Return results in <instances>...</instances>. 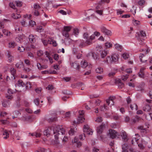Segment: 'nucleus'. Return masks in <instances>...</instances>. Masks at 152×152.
Segmentation results:
<instances>
[{
  "instance_id": "obj_23",
  "label": "nucleus",
  "mask_w": 152,
  "mask_h": 152,
  "mask_svg": "<svg viewBox=\"0 0 152 152\" xmlns=\"http://www.w3.org/2000/svg\"><path fill=\"white\" fill-rule=\"evenodd\" d=\"M10 72L13 76L11 77L12 79H15V74L16 72V70L13 68H11L10 69Z\"/></svg>"
},
{
  "instance_id": "obj_36",
  "label": "nucleus",
  "mask_w": 152,
  "mask_h": 152,
  "mask_svg": "<svg viewBox=\"0 0 152 152\" xmlns=\"http://www.w3.org/2000/svg\"><path fill=\"white\" fill-rule=\"evenodd\" d=\"M96 72L97 73L101 74L103 72V69L102 68L99 67L96 69Z\"/></svg>"
},
{
  "instance_id": "obj_46",
  "label": "nucleus",
  "mask_w": 152,
  "mask_h": 152,
  "mask_svg": "<svg viewBox=\"0 0 152 152\" xmlns=\"http://www.w3.org/2000/svg\"><path fill=\"white\" fill-rule=\"evenodd\" d=\"M44 53L43 51L41 50H39L37 52V55L38 56H42Z\"/></svg>"
},
{
  "instance_id": "obj_37",
  "label": "nucleus",
  "mask_w": 152,
  "mask_h": 152,
  "mask_svg": "<svg viewBox=\"0 0 152 152\" xmlns=\"http://www.w3.org/2000/svg\"><path fill=\"white\" fill-rule=\"evenodd\" d=\"M118 86L119 88H122L124 87V84L121 82L120 80H118Z\"/></svg>"
},
{
  "instance_id": "obj_20",
  "label": "nucleus",
  "mask_w": 152,
  "mask_h": 152,
  "mask_svg": "<svg viewBox=\"0 0 152 152\" xmlns=\"http://www.w3.org/2000/svg\"><path fill=\"white\" fill-rule=\"evenodd\" d=\"M95 37L94 34H93L89 37V40H86V44L88 45H90L92 43V40L94 39Z\"/></svg>"
},
{
  "instance_id": "obj_59",
  "label": "nucleus",
  "mask_w": 152,
  "mask_h": 152,
  "mask_svg": "<svg viewBox=\"0 0 152 152\" xmlns=\"http://www.w3.org/2000/svg\"><path fill=\"white\" fill-rule=\"evenodd\" d=\"M140 118V117L138 116H136L135 118L133 119V122L135 123L138 121L139 120Z\"/></svg>"
},
{
  "instance_id": "obj_43",
  "label": "nucleus",
  "mask_w": 152,
  "mask_h": 152,
  "mask_svg": "<svg viewBox=\"0 0 152 152\" xmlns=\"http://www.w3.org/2000/svg\"><path fill=\"white\" fill-rule=\"evenodd\" d=\"M73 33L75 36H77L79 33L78 29L77 28H74L73 29Z\"/></svg>"
},
{
  "instance_id": "obj_6",
  "label": "nucleus",
  "mask_w": 152,
  "mask_h": 152,
  "mask_svg": "<svg viewBox=\"0 0 152 152\" xmlns=\"http://www.w3.org/2000/svg\"><path fill=\"white\" fill-rule=\"evenodd\" d=\"M102 32L105 35L108 36H110L111 35V32L109 30L107 29L105 27L102 26L100 28Z\"/></svg>"
},
{
  "instance_id": "obj_61",
  "label": "nucleus",
  "mask_w": 152,
  "mask_h": 152,
  "mask_svg": "<svg viewBox=\"0 0 152 152\" xmlns=\"http://www.w3.org/2000/svg\"><path fill=\"white\" fill-rule=\"evenodd\" d=\"M75 133V131L73 129L71 128L69 132V134L70 135H73Z\"/></svg>"
},
{
  "instance_id": "obj_57",
  "label": "nucleus",
  "mask_w": 152,
  "mask_h": 152,
  "mask_svg": "<svg viewBox=\"0 0 152 152\" xmlns=\"http://www.w3.org/2000/svg\"><path fill=\"white\" fill-rule=\"evenodd\" d=\"M37 31L39 32H42L43 29L41 26H38L37 28Z\"/></svg>"
},
{
  "instance_id": "obj_21",
  "label": "nucleus",
  "mask_w": 152,
  "mask_h": 152,
  "mask_svg": "<svg viewBox=\"0 0 152 152\" xmlns=\"http://www.w3.org/2000/svg\"><path fill=\"white\" fill-rule=\"evenodd\" d=\"M122 152H128V145L126 143H124L122 145Z\"/></svg>"
},
{
  "instance_id": "obj_1",
  "label": "nucleus",
  "mask_w": 152,
  "mask_h": 152,
  "mask_svg": "<svg viewBox=\"0 0 152 152\" xmlns=\"http://www.w3.org/2000/svg\"><path fill=\"white\" fill-rule=\"evenodd\" d=\"M65 132V129L62 126L54 125L46 129L44 131V134L48 137L53 133L56 140V143L58 144L59 142L57 140L58 137L64 134Z\"/></svg>"
},
{
  "instance_id": "obj_45",
  "label": "nucleus",
  "mask_w": 152,
  "mask_h": 152,
  "mask_svg": "<svg viewBox=\"0 0 152 152\" xmlns=\"http://www.w3.org/2000/svg\"><path fill=\"white\" fill-rule=\"evenodd\" d=\"M122 57L125 59H126L128 58L129 57V54L127 53H124L122 55Z\"/></svg>"
},
{
  "instance_id": "obj_54",
  "label": "nucleus",
  "mask_w": 152,
  "mask_h": 152,
  "mask_svg": "<svg viewBox=\"0 0 152 152\" xmlns=\"http://www.w3.org/2000/svg\"><path fill=\"white\" fill-rule=\"evenodd\" d=\"M7 114V113L5 112H0V117L2 118L4 117Z\"/></svg>"
},
{
  "instance_id": "obj_2",
  "label": "nucleus",
  "mask_w": 152,
  "mask_h": 152,
  "mask_svg": "<svg viewBox=\"0 0 152 152\" xmlns=\"http://www.w3.org/2000/svg\"><path fill=\"white\" fill-rule=\"evenodd\" d=\"M118 55L117 53H113L111 55V57L108 56L106 59L104 60V62L107 64L110 63H115L116 62L118 58Z\"/></svg>"
},
{
  "instance_id": "obj_47",
  "label": "nucleus",
  "mask_w": 152,
  "mask_h": 152,
  "mask_svg": "<svg viewBox=\"0 0 152 152\" xmlns=\"http://www.w3.org/2000/svg\"><path fill=\"white\" fill-rule=\"evenodd\" d=\"M105 46L107 48L112 47V44L109 42H106L105 44Z\"/></svg>"
},
{
  "instance_id": "obj_34",
  "label": "nucleus",
  "mask_w": 152,
  "mask_h": 152,
  "mask_svg": "<svg viewBox=\"0 0 152 152\" xmlns=\"http://www.w3.org/2000/svg\"><path fill=\"white\" fill-rule=\"evenodd\" d=\"M115 48L118 51H121L122 49V47L118 44H116L115 45Z\"/></svg>"
},
{
  "instance_id": "obj_38",
  "label": "nucleus",
  "mask_w": 152,
  "mask_h": 152,
  "mask_svg": "<svg viewBox=\"0 0 152 152\" xmlns=\"http://www.w3.org/2000/svg\"><path fill=\"white\" fill-rule=\"evenodd\" d=\"M3 135L4 136L3 138L4 139H7V137H9V133H8L7 131L6 130H5L3 133Z\"/></svg>"
},
{
  "instance_id": "obj_50",
  "label": "nucleus",
  "mask_w": 152,
  "mask_h": 152,
  "mask_svg": "<svg viewBox=\"0 0 152 152\" xmlns=\"http://www.w3.org/2000/svg\"><path fill=\"white\" fill-rule=\"evenodd\" d=\"M33 14L36 16H38L39 15V13L38 10H34L33 12Z\"/></svg>"
},
{
  "instance_id": "obj_18",
  "label": "nucleus",
  "mask_w": 152,
  "mask_h": 152,
  "mask_svg": "<svg viewBox=\"0 0 152 152\" xmlns=\"http://www.w3.org/2000/svg\"><path fill=\"white\" fill-rule=\"evenodd\" d=\"M77 43L78 44V46L82 48L86 45V41L84 42V41L83 40H78Z\"/></svg>"
},
{
  "instance_id": "obj_40",
  "label": "nucleus",
  "mask_w": 152,
  "mask_h": 152,
  "mask_svg": "<svg viewBox=\"0 0 152 152\" xmlns=\"http://www.w3.org/2000/svg\"><path fill=\"white\" fill-rule=\"evenodd\" d=\"M14 136H15L17 140H20V137L19 136V132L18 131H15L14 132Z\"/></svg>"
},
{
  "instance_id": "obj_62",
  "label": "nucleus",
  "mask_w": 152,
  "mask_h": 152,
  "mask_svg": "<svg viewBox=\"0 0 152 152\" xmlns=\"http://www.w3.org/2000/svg\"><path fill=\"white\" fill-rule=\"evenodd\" d=\"M138 75L141 78H143L144 77V75L143 72H140Z\"/></svg>"
},
{
  "instance_id": "obj_19",
  "label": "nucleus",
  "mask_w": 152,
  "mask_h": 152,
  "mask_svg": "<svg viewBox=\"0 0 152 152\" xmlns=\"http://www.w3.org/2000/svg\"><path fill=\"white\" fill-rule=\"evenodd\" d=\"M115 99V96H111L109 97V99L106 100V102L107 104L108 105H109L110 103H111V105L113 104V100Z\"/></svg>"
},
{
  "instance_id": "obj_55",
  "label": "nucleus",
  "mask_w": 152,
  "mask_h": 152,
  "mask_svg": "<svg viewBox=\"0 0 152 152\" xmlns=\"http://www.w3.org/2000/svg\"><path fill=\"white\" fill-rule=\"evenodd\" d=\"M107 106L104 104L100 107V109L101 111H104L105 110L107 109Z\"/></svg>"
},
{
  "instance_id": "obj_35",
  "label": "nucleus",
  "mask_w": 152,
  "mask_h": 152,
  "mask_svg": "<svg viewBox=\"0 0 152 152\" xmlns=\"http://www.w3.org/2000/svg\"><path fill=\"white\" fill-rule=\"evenodd\" d=\"M31 134L32 136H35L36 137H40L41 135V134L40 133H38V132H36L31 134L29 133V134Z\"/></svg>"
},
{
  "instance_id": "obj_7",
  "label": "nucleus",
  "mask_w": 152,
  "mask_h": 152,
  "mask_svg": "<svg viewBox=\"0 0 152 152\" xmlns=\"http://www.w3.org/2000/svg\"><path fill=\"white\" fill-rule=\"evenodd\" d=\"M139 139V136L138 134H135L134 136H132V140H131V143L132 144H138V140Z\"/></svg>"
},
{
  "instance_id": "obj_9",
  "label": "nucleus",
  "mask_w": 152,
  "mask_h": 152,
  "mask_svg": "<svg viewBox=\"0 0 152 152\" xmlns=\"http://www.w3.org/2000/svg\"><path fill=\"white\" fill-rule=\"evenodd\" d=\"M84 120L85 118L82 116H80L78 117L76 121H73V123L75 124L82 123L84 121Z\"/></svg>"
},
{
  "instance_id": "obj_42",
  "label": "nucleus",
  "mask_w": 152,
  "mask_h": 152,
  "mask_svg": "<svg viewBox=\"0 0 152 152\" xmlns=\"http://www.w3.org/2000/svg\"><path fill=\"white\" fill-rule=\"evenodd\" d=\"M64 134L63 135H61L60 136H59V137H58V138L59 137L61 138V139L62 140V141L63 142H66V141L68 140V138H67V137H66L65 136H64V137H63V139H62V137H61V136H62L64 134Z\"/></svg>"
},
{
  "instance_id": "obj_22",
  "label": "nucleus",
  "mask_w": 152,
  "mask_h": 152,
  "mask_svg": "<svg viewBox=\"0 0 152 152\" xmlns=\"http://www.w3.org/2000/svg\"><path fill=\"white\" fill-rule=\"evenodd\" d=\"M15 11L16 12V13H13L12 14V17L14 19H18L20 18L21 16L19 12L17 11H16L15 10Z\"/></svg>"
},
{
  "instance_id": "obj_39",
  "label": "nucleus",
  "mask_w": 152,
  "mask_h": 152,
  "mask_svg": "<svg viewBox=\"0 0 152 152\" xmlns=\"http://www.w3.org/2000/svg\"><path fill=\"white\" fill-rule=\"evenodd\" d=\"M130 107L132 110H137V106L136 104H134L130 105Z\"/></svg>"
},
{
  "instance_id": "obj_52",
  "label": "nucleus",
  "mask_w": 152,
  "mask_h": 152,
  "mask_svg": "<svg viewBox=\"0 0 152 152\" xmlns=\"http://www.w3.org/2000/svg\"><path fill=\"white\" fill-rule=\"evenodd\" d=\"M128 77V75L126 74L125 75H123L122 76L121 79L123 81H125Z\"/></svg>"
},
{
  "instance_id": "obj_24",
  "label": "nucleus",
  "mask_w": 152,
  "mask_h": 152,
  "mask_svg": "<svg viewBox=\"0 0 152 152\" xmlns=\"http://www.w3.org/2000/svg\"><path fill=\"white\" fill-rule=\"evenodd\" d=\"M108 52L107 51L104 50L100 51V54L101 58H104L107 55Z\"/></svg>"
},
{
  "instance_id": "obj_17",
  "label": "nucleus",
  "mask_w": 152,
  "mask_h": 152,
  "mask_svg": "<svg viewBox=\"0 0 152 152\" xmlns=\"http://www.w3.org/2000/svg\"><path fill=\"white\" fill-rule=\"evenodd\" d=\"M78 138L75 137L74 139L72 140V142L73 144L76 143L77 147H80L82 145L81 143L78 141Z\"/></svg>"
},
{
  "instance_id": "obj_41",
  "label": "nucleus",
  "mask_w": 152,
  "mask_h": 152,
  "mask_svg": "<svg viewBox=\"0 0 152 152\" xmlns=\"http://www.w3.org/2000/svg\"><path fill=\"white\" fill-rule=\"evenodd\" d=\"M49 39H48L42 40V42L45 45H47L48 44H50Z\"/></svg>"
},
{
  "instance_id": "obj_64",
  "label": "nucleus",
  "mask_w": 152,
  "mask_h": 152,
  "mask_svg": "<svg viewBox=\"0 0 152 152\" xmlns=\"http://www.w3.org/2000/svg\"><path fill=\"white\" fill-rule=\"evenodd\" d=\"M22 146L23 147H27L29 146V145L27 142H24L22 144Z\"/></svg>"
},
{
  "instance_id": "obj_33",
  "label": "nucleus",
  "mask_w": 152,
  "mask_h": 152,
  "mask_svg": "<svg viewBox=\"0 0 152 152\" xmlns=\"http://www.w3.org/2000/svg\"><path fill=\"white\" fill-rule=\"evenodd\" d=\"M49 42L50 44H52L55 47L57 46V43H56L55 41L52 38H49Z\"/></svg>"
},
{
  "instance_id": "obj_30",
  "label": "nucleus",
  "mask_w": 152,
  "mask_h": 152,
  "mask_svg": "<svg viewBox=\"0 0 152 152\" xmlns=\"http://www.w3.org/2000/svg\"><path fill=\"white\" fill-rule=\"evenodd\" d=\"M17 85L19 87H24L26 86L25 84L22 80H19L18 81V83Z\"/></svg>"
},
{
  "instance_id": "obj_25",
  "label": "nucleus",
  "mask_w": 152,
  "mask_h": 152,
  "mask_svg": "<svg viewBox=\"0 0 152 152\" xmlns=\"http://www.w3.org/2000/svg\"><path fill=\"white\" fill-rule=\"evenodd\" d=\"M80 65L81 67L84 68L88 66V63L85 60L81 61Z\"/></svg>"
},
{
  "instance_id": "obj_26",
  "label": "nucleus",
  "mask_w": 152,
  "mask_h": 152,
  "mask_svg": "<svg viewBox=\"0 0 152 152\" xmlns=\"http://www.w3.org/2000/svg\"><path fill=\"white\" fill-rule=\"evenodd\" d=\"M16 67L18 69H20L23 66V62L20 60H19L16 64Z\"/></svg>"
},
{
  "instance_id": "obj_10",
  "label": "nucleus",
  "mask_w": 152,
  "mask_h": 152,
  "mask_svg": "<svg viewBox=\"0 0 152 152\" xmlns=\"http://www.w3.org/2000/svg\"><path fill=\"white\" fill-rule=\"evenodd\" d=\"M121 135L122 137L123 140L124 142L128 141V138L126 133L124 131H122L121 133Z\"/></svg>"
},
{
  "instance_id": "obj_4",
  "label": "nucleus",
  "mask_w": 152,
  "mask_h": 152,
  "mask_svg": "<svg viewBox=\"0 0 152 152\" xmlns=\"http://www.w3.org/2000/svg\"><path fill=\"white\" fill-rule=\"evenodd\" d=\"M71 28L70 26H64V29L62 32L63 35L65 36L66 38H68L69 36L68 32L70 31Z\"/></svg>"
},
{
  "instance_id": "obj_44",
  "label": "nucleus",
  "mask_w": 152,
  "mask_h": 152,
  "mask_svg": "<svg viewBox=\"0 0 152 152\" xmlns=\"http://www.w3.org/2000/svg\"><path fill=\"white\" fill-rule=\"evenodd\" d=\"M145 56V55L143 54H141L140 56H139V58L140 61L142 62H145L146 61V60H144L143 61L142 60V58L144 57Z\"/></svg>"
},
{
  "instance_id": "obj_5",
  "label": "nucleus",
  "mask_w": 152,
  "mask_h": 152,
  "mask_svg": "<svg viewBox=\"0 0 152 152\" xmlns=\"http://www.w3.org/2000/svg\"><path fill=\"white\" fill-rule=\"evenodd\" d=\"M83 131L84 132L86 133L87 134L89 135H92L93 133L92 129H91L87 125L84 126Z\"/></svg>"
},
{
  "instance_id": "obj_58",
  "label": "nucleus",
  "mask_w": 152,
  "mask_h": 152,
  "mask_svg": "<svg viewBox=\"0 0 152 152\" xmlns=\"http://www.w3.org/2000/svg\"><path fill=\"white\" fill-rule=\"evenodd\" d=\"M34 10H38L40 8V6L37 4H35L34 6Z\"/></svg>"
},
{
  "instance_id": "obj_60",
  "label": "nucleus",
  "mask_w": 152,
  "mask_h": 152,
  "mask_svg": "<svg viewBox=\"0 0 152 152\" xmlns=\"http://www.w3.org/2000/svg\"><path fill=\"white\" fill-rule=\"evenodd\" d=\"M25 49V48L23 47L22 46H21V47H19L18 48V50L20 52H22L24 51Z\"/></svg>"
},
{
  "instance_id": "obj_51",
  "label": "nucleus",
  "mask_w": 152,
  "mask_h": 152,
  "mask_svg": "<svg viewBox=\"0 0 152 152\" xmlns=\"http://www.w3.org/2000/svg\"><path fill=\"white\" fill-rule=\"evenodd\" d=\"M17 46L16 44L14 42H10V48H14Z\"/></svg>"
},
{
  "instance_id": "obj_49",
  "label": "nucleus",
  "mask_w": 152,
  "mask_h": 152,
  "mask_svg": "<svg viewBox=\"0 0 152 152\" xmlns=\"http://www.w3.org/2000/svg\"><path fill=\"white\" fill-rule=\"evenodd\" d=\"M36 25L35 22L32 20H30L29 21V25L31 27L33 26Z\"/></svg>"
},
{
  "instance_id": "obj_28",
  "label": "nucleus",
  "mask_w": 152,
  "mask_h": 152,
  "mask_svg": "<svg viewBox=\"0 0 152 152\" xmlns=\"http://www.w3.org/2000/svg\"><path fill=\"white\" fill-rule=\"evenodd\" d=\"M39 100L38 98H36L34 99V102L37 106L40 107H42V105L39 104Z\"/></svg>"
},
{
  "instance_id": "obj_31",
  "label": "nucleus",
  "mask_w": 152,
  "mask_h": 152,
  "mask_svg": "<svg viewBox=\"0 0 152 152\" xmlns=\"http://www.w3.org/2000/svg\"><path fill=\"white\" fill-rule=\"evenodd\" d=\"M144 84L143 83L139 85L137 88V91H141L142 92L144 90Z\"/></svg>"
},
{
  "instance_id": "obj_63",
  "label": "nucleus",
  "mask_w": 152,
  "mask_h": 152,
  "mask_svg": "<svg viewBox=\"0 0 152 152\" xmlns=\"http://www.w3.org/2000/svg\"><path fill=\"white\" fill-rule=\"evenodd\" d=\"M102 118L101 117H98L95 120V121L98 123L100 122H102Z\"/></svg>"
},
{
  "instance_id": "obj_27",
  "label": "nucleus",
  "mask_w": 152,
  "mask_h": 152,
  "mask_svg": "<svg viewBox=\"0 0 152 152\" xmlns=\"http://www.w3.org/2000/svg\"><path fill=\"white\" fill-rule=\"evenodd\" d=\"M151 109L150 105L149 104H147L143 107V110L145 111H149Z\"/></svg>"
},
{
  "instance_id": "obj_14",
  "label": "nucleus",
  "mask_w": 152,
  "mask_h": 152,
  "mask_svg": "<svg viewBox=\"0 0 152 152\" xmlns=\"http://www.w3.org/2000/svg\"><path fill=\"white\" fill-rule=\"evenodd\" d=\"M104 128V124H102L98 127L97 128L96 130L97 133L99 134H101Z\"/></svg>"
},
{
  "instance_id": "obj_11",
  "label": "nucleus",
  "mask_w": 152,
  "mask_h": 152,
  "mask_svg": "<svg viewBox=\"0 0 152 152\" xmlns=\"http://www.w3.org/2000/svg\"><path fill=\"white\" fill-rule=\"evenodd\" d=\"M46 88L49 91V93L51 94H54L55 92L54 87L51 85H49Z\"/></svg>"
},
{
  "instance_id": "obj_12",
  "label": "nucleus",
  "mask_w": 152,
  "mask_h": 152,
  "mask_svg": "<svg viewBox=\"0 0 152 152\" xmlns=\"http://www.w3.org/2000/svg\"><path fill=\"white\" fill-rule=\"evenodd\" d=\"M87 56L89 58H93L95 60L97 58V56L94 53L90 52L87 54Z\"/></svg>"
},
{
  "instance_id": "obj_3",
  "label": "nucleus",
  "mask_w": 152,
  "mask_h": 152,
  "mask_svg": "<svg viewBox=\"0 0 152 152\" xmlns=\"http://www.w3.org/2000/svg\"><path fill=\"white\" fill-rule=\"evenodd\" d=\"M22 2L20 1H17L12 2V3L10 2V7H11L16 12L18 11L16 9V6L18 7H20L22 6Z\"/></svg>"
},
{
  "instance_id": "obj_32",
  "label": "nucleus",
  "mask_w": 152,
  "mask_h": 152,
  "mask_svg": "<svg viewBox=\"0 0 152 152\" xmlns=\"http://www.w3.org/2000/svg\"><path fill=\"white\" fill-rule=\"evenodd\" d=\"M72 41V40L68 38H66L64 39V43L66 45H69Z\"/></svg>"
},
{
  "instance_id": "obj_8",
  "label": "nucleus",
  "mask_w": 152,
  "mask_h": 152,
  "mask_svg": "<svg viewBox=\"0 0 152 152\" xmlns=\"http://www.w3.org/2000/svg\"><path fill=\"white\" fill-rule=\"evenodd\" d=\"M109 134L110 137L112 139L116 138L118 135V133L113 129L109 130Z\"/></svg>"
},
{
  "instance_id": "obj_56",
  "label": "nucleus",
  "mask_w": 152,
  "mask_h": 152,
  "mask_svg": "<svg viewBox=\"0 0 152 152\" xmlns=\"http://www.w3.org/2000/svg\"><path fill=\"white\" fill-rule=\"evenodd\" d=\"M1 122L3 124H7L9 123V121L7 120H2L1 121Z\"/></svg>"
},
{
  "instance_id": "obj_48",
  "label": "nucleus",
  "mask_w": 152,
  "mask_h": 152,
  "mask_svg": "<svg viewBox=\"0 0 152 152\" xmlns=\"http://www.w3.org/2000/svg\"><path fill=\"white\" fill-rule=\"evenodd\" d=\"M83 37L84 38L86 39V40H89V37L88 34L87 33H84L83 35Z\"/></svg>"
},
{
  "instance_id": "obj_15",
  "label": "nucleus",
  "mask_w": 152,
  "mask_h": 152,
  "mask_svg": "<svg viewBox=\"0 0 152 152\" xmlns=\"http://www.w3.org/2000/svg\"><path fill=\"white\" fill-rule=\"evenodd\" d=\"M52 115H51L53 116L54 117L53 118L51 117L48 119V121L50 123L56 121L57 120L56 114L53 113L52 114Z\"/></svg>"
},
{
  "instance_id": "obj_53",
  "label": "nucleus",
  "mask_w": 152,
  "mask_h": 152,
  "mask_svg": "<svg viewBox=\"0 0 152 152\" xmlns=\"http://www.w3.org/2000/svg\"><path fill=\"white\" fill-rule=\"evenodd\" d=\"M145 3V1L144 0H140L138 2V4L139 5L142 6Z\"/></svg>"
},
{
  "instance_id": "obj_29",
  "label": "nucleus",
  "mask_w": 152,
  "mask_h": 152,
  "mask_svg": "<svg viewBox=\"0 0 152 152\" xmlns=\"http://www.w3.org/2000/svg\"><path fill=\"white\" fill-rule=\"evenodd\" d=\"M29 39L30 42L31 43H34L35 42V39L34 36L32 34L29 35Z\"/></svg>"
},
{
  "instance_id": "obj_16",
  "label": "nucleus",
  "mask_w": 152,
  "mask_h": 152,
  "mask_svg": "<svg viewBox=\"0 0 152 152\" xmlns=\"http://www.w3.org/2000/svg\"><path fill=\"white\" fill-rule=\"evenodd\" d=\"M137 35H138L137 38L138 39L140 40V41H142V40H141V37H144L146 36L145 32L143 31H140V33H137Z\"/></svg>"
},
{
  "instance_id": "obj_13",
  "label": "nucleus",
  "mask_w": 152,
  "mask_h": 152,
  "mask_svg": "<svg viewBox=\"0 0 152 152\" xmlns=\"http://www.w3.org/2000/svg\"><path fill=\"white\" fill-rule=\"evenodd\" d=\"M71 65L72 67L74 69L77 70L79 69L80 65L79 64L77 63V61H75L74 62L72 63Z\"/></svg>"
}]
</instances>
